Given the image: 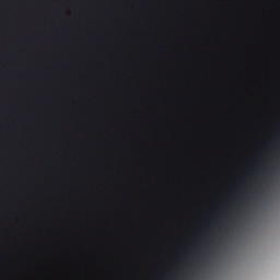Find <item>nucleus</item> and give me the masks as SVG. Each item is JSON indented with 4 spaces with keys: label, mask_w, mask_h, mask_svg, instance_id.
Segmentation results:
<instances>
[{
    "label": "nucleus",
    "mask_w": 280,
    "mask_h": 280,
    "mask_svg": "<svg viewBox=\"0 0 280 280\" xmlns=\"http://www.w3.org/2000/svg\"><path fill=\"white\" fill-rule=\"evenodd\" d=\"M271 170H275V166H271Z\"/></svg>",
    "instance_id": "f257e3e1"
},
{
    "label": "nucleus",
    "mask_w": 280,
    "mask_h": 280,
    "mask_svg": "<svg viewBox=\"0 0 280 280\" xmlns=\"http://www.w3.org/2000/svg\"><path fill=\"white\" fill-rule=\"evenodd\" d=\"M247 202H250V199H247Z\"/></svg>",
    "instance_id": "f03ea898"
},
{
    "label": "nucleus",
    "mask_w": 280,
    "mask_h": 280,
    "mask_svg": "<svg viewBox=\"0 0 280 280\" xmlns=\"http://www.w3.org/2000/svg\"><path fill=\"white\" fill-rule=\"evenodd\" d=\"M252 196H255V194H252Z\"/></svg>",
    "instance_id": "7ed1b4c3"
}]
</instances>
